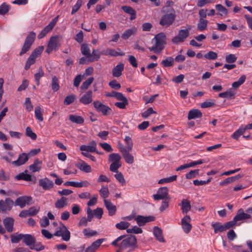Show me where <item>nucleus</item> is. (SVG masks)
I'll return each instance as SVG.
<instances>
[{
	"instance_id": "f704fd0d",
	"label": "nucleus",
	"mask_w": 252,
	"mask_h": 252,
	"mask_svg": "<svg viewBox=\"0 0 252 252\" xmlns=\"http://www.w3.org/2000/svg\"><path fill=\"white\" fill-rule=\"evenodd\" d=\"M101 54H102L101 52H100L98 50H94L92 54H90V55L88 59V61L90 62L97 61L100 58Z\"/></svg>"
},
{
	"instance_id": "1a4fd4ad",
	"label": "nucleus",
	"mask_w": 252,
	"mask_h": 252,
	"mask_svg": "<svg viewBox=\"0 0 252 252\" xmlns=\"http://www.w3.org/2000/svg\"><path fill=\"white\" fill-rule=\"evenodd\" d=\"M189 34L188 30H180L178 34L172 39V41L175 44L182 43L189 36Z\"/></svg>"
},
{
	"instance_id": "3c124183",
	"label": "nucleus",
	"mask_w": 252,
	"mask_h": 252,
	"mask_svg": "<svg viewBox=\"0 0 252 252\" xmlns=\"http://www.w3.org/2000/svg\"><path fill=\"white\" fill-rule=\"evenodd\" d=\"M51 87L52 89L54 92H57L60 89L59 81L56 76H54L52 78Z\"/></svg>"
},
{
	"instance_id": "37998d69",
	"label": "nucleus",
	"mask_w": 252,
	"mask_h": 252,
	"mask_svg": "<svg viewBox=\"0 0 252 252\" xmlns=\"http://www.w3.org/2000/svg\"><path fill=\"white\" fill-rule=\"evenodd\" d=\"M44 73L41 67L39 68L38 72L34 74V79L37 86L39 85L40 79L44 76Z\"/></svg>"
},
{
	"instance_id": "f8f14e48",
	"label": "nucleus",
	"mask_w": 252,
	"mask_h": 252,
	"mask_svg": "<svg viewBox=\"0 0 252 252\" xmlns=\"http://www.w3.org/2000/svg\"><path fill=\"white\" fill-rule=\"evenodd\" d=\"M93 104L96 110L98 112H101L104 115H109L111 111V109L109 106L103 104L98 101H94Z\"/></svg>"
},
{
	"instance_id": "a211bd4d",
	"label": "nucleus",
	"mask_w": 252,
	"mask_h": 252,
	"mask_svg": "<svg viewBox=\"0 0 252 252\" xmlns=\"http://www.w3.org/2000/svg\"><path fill=\"white\" fill-rule=\"evenodd\" d=\"M28 159V155L23 153L19 155V157L16 160L12 161V164L16 166H19L25 164Z\"/></svg>"
},
{
	"instance_id": "c9c22d12",
	"label": "nucleus",
	"mask_w": 252,
	"mask_h": 252,
	"mask_svg": "<svg viewBox=\"0 0 252 252\" xmlns=\"http://www.w3.org/2000/svg\"><path fill=\"white\" fill-rule=\"evenodd\" d=\"M67 205V198L65 197H62L60 199H58L55 204V207L58 209H62Z\"/></svg>"
},
{
	"instance_id": "58836bf2",
	"label": "nucleus",
	"mask_w": 252,
	"mask_h": 252,
	"mask_svg": "<svg viewBox=\"0 0 252 252\" xmlns=\"http://www.w3.org/2000/svg\"><path fill=\"white\" fill-rule=\"evenodd\" d=\"M69 120L73 123L82 124L84 123L83 118L79 116H76L74 115H70L69 116Z\"/></svg>"
},
{
	"instance_id": "473e14b6",
	"label": "nucleus",
	"mask_w": 252,
	"mask_h": 252,
	"mask_svg": "<svg viewBox=\"0 0 252 252\" xmlns=\"http://www.w3.org/2000/svg\"><path fill=\"white\" fill-rule=\"evenodd\" d=\"M101 54L102 55L105 56H110L113 57H116L118 56H122L124 55V53H120L117 52L115 50L111 48H108L106 50H103L101 51Z\"/></svg>"
},
{
	"instance_id": "13d9d810",
	"label": "nucleus",
	"mask_w": 252,
	"mask_h": 252,
	"mask_svg": "<svg viewBox=\"0 0 252 252\" xmlns=\"http://www.w3.org/2000/svg\"><path fill=\"white\" fill-rule=\"evenodd\" d=\"M26 135L33 140H35L37 138L36 134L32 131V128L29 126H28L26 129Z\"/></svg>"
},
{
	"instance_id": "412c9836",
	"label": "nucleus",
	"mask_w": 252,
	"mask_h": 252,
	"mask_svg": "<svg viewBox=\"0 0 252 252\" xmlns=\"http://www.w3.org/2000/svg\"><path fill=\"white\" fill-rule=\"evenodd\" d=\"M80 149L82 151H86L87 152L93 153L96 152V143L94 141H92L89 145H81Z\"/></svg>"
},
{
	"instance_id": "5fc2aeb1",
	"label": "nucleus",
	"mask_w": 252,
	"mask_h": 252,
	"mask_svg": "<svg viewBox=\"0 0 252 252\" xmlns=\"http://www.w3.org/2000/svg\"><path fill=\"white\" fill-rule=\"evenodd\" d=\"M121 157L119 154L113 153L109 155V160L112 162H119Z\"/></svg>"
},
{
	"instance_id": "ddd939ff",
	"label": "nucleus",
	"mask_w": 252,
	"mask_h": 252,
	"mask_svg": "<svg viewBox=\"0 0 252 252\" xmlns=\"http://www.w3.org/2000/svg\"><path fill=\"white\" fill-rule=\"evenodd\" d=\"M58 39L59 37L58 36H53L50 37L46 49V53L50 54L53 50L56 49L58 46Z\"/></svg>"
},
{
	"instance_id": "69168bd1",
	"label": "nucleus",
	"mask_w": 252,
	"mask_h": 252,
	"mask_svg": "<svg viewBox=\"0 0 252 252\" xmlns=\"http://www.w3.org/2000/svg\"><path fill=\"white\" fill-rule=\"evenodd\" d=\"M30 249L38 252L43 250L45 249V247L40 242H35L34 244L32 246Z\"/></svg>"
},
{
	"instance_id": "9d476101",
	"label": "nucleus",
	"mask_w": 252,
	"mask_h": 252,
	"mask_svg": "<svg viewBox=\"0 0 252 252\" xmlns=\"http://www.w3.org/2000/svg\"><path fill=\"white\" fill-rule=\"evenodd\" d=\"M169 197L168 195V189L167 187L160 188L157 194L153 195V198L155 200H165Z\"/></svg>"
},
{
	"instance_id": "6ab92c4d",
	"label": "nucleus",
	"mask_w": 252,
	"mask_h": 252,
	"mask_svg": "<svg viewBox=\"0 0 252 252\" xmlns=\"http://www.w3.org/2000/svg\"><path fill=\"white\" fill-rule=\"evenodd\" d=\"M104 241V239H97L88 247L85 250V252H95Z\"/></svg>"
},
{
	"instance_id": "0e129e2a",
	"label": "nucleus",
	"mask_w": 252,
	"mask_h": 252,
	"mask_svg": "<svg viewBox=\"0 0 252 252\" xmlns=\"http://www.w3.org/2000/svg\"><path fill=\"white\" fill-rule=\"evenodd\" d=\"M82 0H77L76 4L72 7L71 12L72 15L74 14L76 12L78 11V10L80 9L82 4Z\"/></svg>"
},
{
	"instance_id": "603ef678",
	"label": "nucleus",
	"mask_w": 252,
	"mask_h": 252,
	"mask_svg": "<svg viewBox=\"0 0 252 252\" xmlns=\"http://www.w3.org/2000/svg\"><path fill=\"white\" fill-rule=\"evenodd\" d=\"M177 179V176L173 175L168 178H163L159 180L158 182L159 184H163L167 183H170L173 182Z\"/></svg>"
},
{
	"instance_id": "6e6d98bb",
	"label": "nucleus",
	"mask_w": 252,
	"mask_h": 252,
	"mask_svg": "<svg viewBox=\"0 0 252 252\" xmlns=\"http://www.w3.org/2000/svg\"><path fill=\"white\" fill-rule=\"evenodd\" d=\"M81 51L82 54L85 56L87 59H88L91 54L89 46L86 44H82L81 46Z\"/></svg>"
},
{
	"instance_id": "09e8293b",
	"label": "nucleus",
	"mask_w": 252,
	"mask_h": 252,
	"mask_svg": "<svg viewBox=\"0 0 252 252\" xmlns=\"http://www.w3.org/2000/svg\"><path fill=\"white\" fill-rule=\"evenodd\" d=\"M216 10L220 12V15L222 16L224 15H227L228 14V10L227 9L224 7L223 6H222L220 4H216L215 6Z\"/></svg>"
},
{
	"instance_id": "c85d7f7f",
	"label": "nucleus",
	"mask_w": 252,
	"mask_h": 252,
	"mask_svg": "<svg viewBox=\"0 0 252 252\" xmlns=\"http://www.w3.org/2000/svg\"><path fill=\"white\" fill-rule=\"evenodd\" d=\"M124 69V64H118L114 67L112 71V75L114 77H119L122 75Z\"/></svg>"
},
{
	"instance_id": "a878e982",
	"label": "nucleus",
	"mask_w": 252,
	"mask_h": 252,
	"mask_svg": "<svg viewBox=\"0 0 252 252\" xmlns=\"http://www.w3.org/2000/svg\"><path fill=\"white\" fill-rule=\"evenodd\" d=\"M185 60V57L184 56L179 55L175 59L171 57H167L165 60H162L160 63H173L174 60L176 62H183Z\"/></svg>"
},
{
	"instance_id": "338daca9",
	"label": "nucleus",
	"mask_w": 252,
	"mask_h": 252,
	"mask_svg": "<svg viewBox=\"0 0 252 252\" xmlns=\"http://www.w3.org/2000/svg\"><path fill=\"white\" fill-rule=\"evenodd\" d=\"M114 177L122 185H126V181L122 173L119 172H117V174L114 175Z\"/></svg>"
},
{
	"instance_id": "c03bdc74",
	"label": "nucleus",
	"mask_w": 252,
	"mask_h": 252,
	"mask_svg": "<svg viewBox=\"0 0 252 252\" xmlns=\"http://www.w3.org/2000/svg\"><path fill=\"white\" fill-rule=\"evenodd\" d=\"M84 235L87 237H91L97 234V232L95 230H93L90 228H85L83 230Z\"/></svg>"
},
{
	"instance_id": "774afa93",
	"label": "nucleus",
	"mask_w": 252,
	"mask_h": 252,
	"mask_svg": "<svg viewBox=\"0 0 252 252\" xmlns=\"http://www.w3.org/2000/svg\"><path fill=\"white\" fill-rule=\"evenodd\" d=\"M9 10V6L6 3H3L0 5V15H4Z\"/></svg>"
},
{
	"instance_id": "052dcab7",
	"label": "nucleus",
	"mask_w": 252,
	"mask_h": 252,
	"mask_svg": "<svg viewBox=\"0 0 252 252\" xmlns=\"http://www.w3.org/2000/svg\"><path fill=\"white\" fill-rule=\"evenodd\" d=\"M23 234L16 233L15 235L11 236L12 243H18L21 240H23Z\"/></svg>"
},
{
	"instance_id": "0eeeda50",
	"label": "nucleus",
	"mask_w": 252,
	"mask_h": 252,
	"mask_svg": "<svg viewBox=\"0 0 252 252\" xmlns=\"http://www.w3.org/2000/svg\"><path fill=\"white\" fill-rule=\"evenodd\" d=\"M251 216L248 214L247 212L245 213L243 209H239L235 216L233 218V220H231V222L233 225V226L236 225V222L238 221L243 220L247 219H250Z\"/></svg>"
},
{
	"instance_id": "2f4dec72",
	"label": "nucleus",
	"mask_w": 252,
	"mask_h": 252,
	"mask_svg": "<svg viewBox=\"0 0 252 252\" xmlns=\"http://www.w3.org/2000/svg\"><path fill=\"white\" fill-rule=\"evenodd\" d=\"M181 206V210L183 213H187L190 210L191 205L190 201L188 199H183L181 203L179 204Z\"/></svg>"
},
{
	"instance_id": "4d7b16f0",
	"label": "nucleus",
	"mask_w": 252,
	"mask_h": 252,
	"mask_svg": "<svg viewBox=\"0 0 252 252\" xmlns=\"http://www.w3.org/2000/svg\"><path fill=\"white\" fill-rule=\"evenodd\" d=\"M130 224L128 222L126 221H121L119 223H117L116 224V227L117 229L120 230H125L128 229V227L129 226Z\"/></svg>"
},
{
	"instance_id": "39448f33",
	"label": "nucleus",
	"mask_w": 252,
	"mask_h": 252,
	"mask_svg": "<svg viewBox=\"0 0 252 252\" xmlns=\"http://www.w3.org/2000/svg\"><path fill=\"white\" fill-rule=\"evenodd\" d=\"M59 16H56L55 18L53 19L51 22L48 24V25H47L41 31V32L38 34L37 37L38 39H42L44 36H46V35L50 32L53 28L55 26L58 19H59Z\"/></svg>"
},
{
	"instance_id": "dca6fc26",
	"label": "nucleus",
	"mask_w": 252,
	"mask_h": 252,
	"mask_svg": "<svg viewBox=\"0 0 252 252\" xmlns=\"http://www.w3.org/2000/svg\"><path fill=\"white\" fill-rule=\"evenodd\" d=\"M30 196H22L17 198L14 203L16 206H19L21 208H23L29 204V202L32 200Z\"/></svg>"
},
{
	"instance_id": "b1692460",
	"label": "nucleus",
	"mask_w": 252,
	"mask_h": 252,
	"mask_svg": "<svg viewBox=\"0 0 252 252\" xmlns=\"http://www.w3.org/2000/svg\"><path fill=\"white\" fill-rule=\"evenodd\" d=\"M120 151L122 153L123 157L127 163L132 164L134 162V157L129 153L131 150H127L124 149L123 150H120Z\"/></svg>"
},
{
	"instance_id": "bf43d9fd",
	"label": "nucleus",
	"mask_w": 252,
	"mask_h": 252,
	"mask_svg": "<svg viewBox=\"0 0 252 252\" xmlns=\"http://www.w3.org/2000/svg\"><path fill=\"white\" fill-rule=\"evenodd\" d=\"M78 167L82 171L86 173H90L92 171L91 167L84 162H83Z\"/></svg>"
},
{
	"instance_id": "de8ad7c7",
	"label": "nucleus",
	"mask_w": 252,
	"mask_h": 252,
	"mask_svg": "<svg viewBox=\"0 0 252 252\" xmlns=\"http://www.w3.org/2000/svg\"><path fill=\"white\" fill-rule=\"evenodd\" d=\"M246 78V77L245 75H242L238 81H235L232 83V87L234 88H238L245 82Z\"/></svg>"
},
{
	"instance_id": "20e7f679",
	"label": "nucleus",
	"mask_w": 252,
	"mask_h": 252,
	"mask_svg": "<svg viewBox=\"0 0 252 252\" xmlns=\"http://www.w3.org/2000/svg\"><path fill=\"white\" fill-rule=\"evenodd\" d=\"M176 15L174 11L167 13L162 15L159 21V24L163 27H168L174 22Z\"/></svg>"
},
{
	"instance_id": "aec40b11",
	"label": "nucleus",
	"mask_w": 252,
	"mask_h": 252,
	"mask_svg": "<svg viewBox=\"0 0 252 252\" xmlns=\"http://www.w3.org/2000/svg\"><path fill=\"white\" fill-rule=\"evenodd\" d=\"M92 94L93 92L91 90L88 91L80 98L79 101L85 105L90 104L93 101Z\"/></svg>"
},
{
	"instance_id": "393cba45",
	"label": "nucleus",
	"mask_w": 252,
	"mask_h": 252,
	"mask_svg": "<svg viewBox=\"0 0 252 252\" xmlns=\"http://www.w3.org/2000/svg\"><path fill=\"white\" fill-rule=\"evenodd\" d=\"M23 241L31 248L32 246L35 244L36 239L31 234H23Z\"/></svg>"
},
{
	"instance_id": "4be33fe9",
	"label": "nucleus",
	"mask_w": 252,
	"mask_h": 252,
	"mask_svg": "<svg viewBox=\"0 0 252 252\" xmlns=\"http://www.w3.org/2000/svg\"><path fill=\"white\" fill-rule=\"evenodd\" d=\"M3 225L8 232H12L13 230L14 220L12 218L7 217L3 220Z\"/></svg>"
},
{
	"instance_id": "7c9ffc66",
	"label": "nucleus",
	"mask_w": 252,
	"mask_h": 252,
	"mask_svg": "<svg viewBox=\"0 0 252 252\" xmlns=\"http://www.w3.org/2000/svg\"><path fill=\"white\" fill-rule=\"evenodd\" d=\"M124 140L126 144V146L125 147L122 145L119 146V150H123L125 149L127 150H131L133 145L131 138L128 136H126Z\"/></svg>"
},
{
	"instance_id": "ea45409f",
	"label": "nucleus",
	"mask_w": 252,
	"mask_h": 252,
	"mask_svg": "<svg viewBox=\"0 0 252 252\" xmlns=\"http://www.w3.org/2000/svg\"><path fill=\"white\" fill-rule=\"evenodd\" d=\"M18 180H23L26 181H32V176L28 174L21 173L17 175L16 177Z\"/></svg>"
},
{
	"instance_id": "79ce46f5",
	"label": "nucleus",
	"mask_w": 252,
	"mask_h": 252,
	"mask_svg": "<svg viewBox=\"0 0 252 252\" xmlns=\"http://www.w3.org/2000/svg\"><path fill=\"white\" fill-rule=\"evenodd\" d=\"M199 170L194 169L190 171L185 175L186 178L187 179H191L196 178L199 175Z\"/></svg>"
},
{
	"instance_id": "864d4df0",
	"label": "nucleus",
	"mask_w": 252,
	"mask_h": 252,
	"mask_svg": "<svg viewBox=\"0 0 252 252\" xmlns=\"http://www.w3.org/2000/svg\"><path fill=\"white\" fill-rule=\"evenodd\" d=\"M76 98V96L74 94H71L66 96L64 99L63 103L66 105H68L72 103Z\"/></svg>"
},
{
	"instance_id": "c756f323",
	"label": "nucleus",
	"mask_w": 252,
	"mask_h": 252,
	"mask_svg": "<svg viewBox=\"0 0 252 252\" xmlns=\"http://www.w3.org/2000/svg\"><path fill=\"white\" fill-rule=\"evenodd\" d=\"M202 114L198 109H192L189 112L188 118L189 120L201 118Z\"/></svg>"
},
{
	"instance_id": "f03ea898",
	"label": "nucleus",
	"mask_w": 252,
	"mask_h": 252,
	"mask_svg": "<svg viewBox=\"0 0 252 252\" xmlns=\"http://www.w3.org/2000/svg\"><path fill=\"white\" fill-rule=\"evenodd\" d=\"M35 37L36 34L33 32H31L28 34L24 41L21 50L19 53V56H22L30 50L35 41Z\"/></svg>"
},
{
	"instance_id": "680f3d73",
	"label": "nucleus",
	"mask_w": 252,
	"mask_h": 252,
	"mask_svg": "<svg viewBox=\"0 0 252 252\" xmlns=\"http://www.w3.org/2000/svg\"><path fill=\"white\" fill-rule=\"evenodd\" d=\"M126 232L128 233L141 234L143 231L141 228L134 226L132 228L127 229Z\"/></svg>"
},
{
	"instance_id": "cd10ccee",
	"label": "nucleus",
	"mask_w": 252,
	"mask_h": 252,
	"mask_svg": "<svg viewBox=\"0 0 252 252\" xmlns=\"http://www.w3.org/2000/svg\"><path fill=\"white\" fill-rule=\"evenodd\" d=\"M154 235L156 239L159 242L164 243L165 242L162 235V231L161 228L158 226H155L154 228Z\"/></svg>"
},
{
	"instance_id": "bb28decb",
	"label": "nucleus",
	"mask_w": 252,
	"mask_h": 252,
	"mask_svg": "<svg viewBox=\"0 0 252 252\" xmlns=\"http://www.w3.org/2000/svg\"><path fill=\"white\" fill-rule=\"evenodd\" d=\"M121 8L125 13L130 15L131 20H134L136 18V12L131 7L124 5L121 7Z\"/></svg>"
},
{
	"instance_id": "72a5a7b5",
	"label": "nucleus",
	"mask_w": 252,
	"mask_h": 252,
	"mask_svg": "<svg viewBox=\"0 0 252 252\" xmlns=\"http://www.w3.org/2000/svg\"><path fill=\"white\" fill-rule=\"evenodd\" d=\"M42 161L38 159H36L33 164L29 166V169L32 172L38 171L41 169Z\"/></svg>"
},
{
	"instance_id": "4468645a",
	"label": "nucleus",
	"mask_w": 252,
	"mask_h": 252,
	"mask_svg": "<svg viewBox=\"0 0 252 252\" xmlns=\"http://www.w3.org/2000/svg\"><path fill=\"white\" fill-rule=\"evenodd\" d=\"M134 219L136 221L137 224L138 226H142L147 222L154 221L155 219V217L154 216H143L141 215H138Z\"/></svg>"
},
{
	"instance_id": "7ed1b4c3",
	"label": "nucleus",
	"mask_w": 252,
	"mask_h": 252,
	"mask_svg": "<svg viewBox=\"0 0 252 252\" xmlns=\"http://www.w3.org/2000/svg\"><path fill=\"white\" fill-rule=\"evenodd\" d=\"M60 226L54 233V235L58 237H62V240L67 242L70 239V232L66 226L62 222L60 223Z\"/></svg>"
},
{
	"instance_id": "f257e3e1",
	"label": "nucleus",
	"mask_w": 252,
	"mask_h": 252,
	"mask_svg": "<svg viewBox=\"0 0 252 252\" xmlns=\"http://www.w3.org/2000/svg\"><path fill=\"white\" fill-rule=\"evenodd\" d=\"M156 42L155 44L149 49L155 53H159L164 48L166 44V36L163 32H160L155 35L154 37Z\"/></svg>"
},
{
	"instance_id": "a18cd8bd",
	"label": "nucleus",
	"mask_w": 252,
	"mask_h": 252,
	"mask_svg": "<svg viewBox=\"0 0 252 252\" xmlns=\"http://www.w3.org/2000/svg\"><path fill=\"white\" fill-rule=\"evenodd\" d=\"M219 96L222 98H227L230 99L234 98V94L231 91H226L219 94Z\"/></svg>"
},
{
	"instance_id": "49530a36",
	"label": "nucleus",
	"mask_w": 252,
	"mask_h": 252,
	"mask_svg": "<svg viewBox=\"0 0 252 252\" xmlns=\"http://www.w3.org/2000/svg\"><path fill=\"white\" fill-rule=\"evenodd\" d=\"M94 78L93 77H90L84 81L81 86V89L82 90H87L91 84L93 83Z\"/></svg>"
},
{
	"instance_id": "4c0bfd02",
	"label": "nucleus",
	"mask_w": 252,
	"mask_h": 252,
	"mask_svg": "<svg viewBox=\"0 0 252 252\" xmlns=\"http://www.w3.org/2000/svg\"><path fill=\"white\" fill-rule=\"evenodd\" d=\"M208 21L202 18H199L198 23L197 24V29L200 31L202 32L206 29L208 25Z\"/></svg>"
},
{
	"instance_id": "9b49d317",
	"label": "nucleus",
	"mask_w": 252,
	"mask_h": 252,
	"mask_svg": "<svg viewBox=\"0 0 252 252\" xmlns=\"http://www.w3.org/2000/svg\"><path fill=\"white\" fill-rule=\"evenodd\" d=\"M44 50L43 46H40L36 48L31 53L26 63H34L36 59L39 57Z\"/></svg>"
},
{
	"instance_id": "6e6552de",
	"label": "nucleus",
	"mask_w": 252,
	"mask_h": 252,
	"mask_svg": "<svg viewBox=\"0 0 252 252\" xmlns=\"http://www.w3.org/2000/svg\"><path fill=\"white\" fill-rule=\"evenodd\" d=\"M212 226L214 229V233L216 234L219 232H221L232 227L233 225L231 221H229L224 224H221L219 222L213 223L212 224Z\"/></svg>"
},
{
	"instance_id": "e2e57ef3",
	"label": "nucleus",
	"mask_w": 252,
	"mask_h": 252,
	"mask_svg": "<svg viewBox=\"0 0 252 252\" xmlns=\"http://www.w3.org/2000/svg\"><path fill=\"white\" fill-rule=\"evenodd\" d=\"M99 193L101 196L105 199L109 195L108 188L107 187L102 186L101 189L99 190Z\"/></svg>"
},
{
	"instance_id": "2eb2a0df",
	"label": "nucleus",
	"mask_w": 252,
	"mask_h": 252,
	"mask_svg": "<svg viewBox=\"0 0 252 252\" xmlns=\"http://www.w3.org/2000/svg\"><path fill=\"white\" fill-rule=\"evenodd\" d=\"M190 220L191 219L188 215H186L181 220L182 228L186 233H189L191 229L192 226L190 223Z\"/></svg>"
},
{
	"instance_id": "a19ab883",
	"label": "nucleus",
	"mask_w": 252,
	"mask_h": 252,
	"mask_svg": "<svg viewBox=\"0 0 252 252\" xmlns=\"http://www.w3.org/2000/svg\"><path fill=\"white\" fill-rule=\"evenodd\" d=\"M35 117L40 122L43 121V117L41 113V108L40 106H37L35 108L34 110Z\"/></svg>"
},
{
	"instance_id": "8fccbe9b",
	"label": "nucleus",
	"mask_w": 252,
	"mask_h": 252,
	"mask_svg": "<svg viewBox=\"0 0 252 252\" xmlns=\"http://www.w3.org/2000/svg\"><path fill=\"white\" fill-rule=\"evenodd\" d=\"M245 131V130L244 127L241 126L233 133L231 137L235 140H238L239 137L242 135Z\"/></svg>"
},
{
	"instance_id": "5701e85b",
	"label": "nucleus",
	"mask_w": 252,
	"mask_h": 252,
	"mask_svg": "<svg viewBox=\"0 0 252 252\" xmlns=\"http://www.w3.org/2000/svg\"><path fill=\"white\" fill-rule=\"evenodd\" d=\"M105 206L108 211V214L110 216H114L116 212V207L112 204L110 200L104 199Z\"/></svg>"
},
{
	"instance_id": "e433bc0d",
	"label": "nucleus",
	"mask_w": 252,
	"mask_h": 252,
	"mask_svg": "<svg viewBox=\"0 0 252 252\" xmlns=\"http://www.w3.org/2000/svg\"><path fill=\"white\" fill-rule=\"evenodd\" d=\"M137 31V29L135 28L132 29H128L126 30L122 35V38L124 39H127L129 37L134 34Z\"/></svg>"
},
{
	"instance_id": "423d86ee",
	"label": "nucleus",
	"mask_w": 252,
	"mask_h": 252,
	"mask_svg": "<svg viewBox=\"0 0 252 252\" xmlns=\"http://www.w3.org/2000/svg\"><path fill=\"white\" fill-rule=\"evenodd\" d=\"M137 244V239L135 236L133 235H125V237L123 239L121 243V247L122 248H127L128 247H132L135 246L136 247Z\"/></svg>"
},
{
	"instance_id": "f3484780",
	"label": "nucleus",
	"mask_w": 252,
	"mask_h": 252,
	"mask_svg": "<svg viewBox=\"0 0 252 252\" xmlns=\"http://www.w3.org/2000/svg\"><path fill=\"white\" fill-rule=\"evenodd\" d=\"M39 185L44 190H49L54 187V183L47 178L39 179Z\"/></svg>"
}]
</instances>
